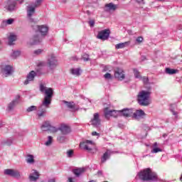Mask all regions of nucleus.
<instances>
[{
    "instance_id": "nucleus-1",
    "label": "nucleus",
    "mask_w": 182,
    "mask_h": 182,
    "mask_svg": "<svg viewBox=\"0 0 182 182\" xmlns=\"http://www.w3.org/2000/svg\"><path fill=\"white\" fill-rule=\"evenodd\" d=\"M40 92L44 93V98L43 100L41 106L38 107L40 113H38V117H43L46 114V109H49L52 103V97H53V89L51 87H47L43 84L40 85Z\"/></svg>"
},
{
    "instance_id": "nucleus-2",
    "label": "nucleus",
    "mask_w": 182,
    "mask_h": 182,
    "mask_svg": "<svg viewBox=\"0 0 182 182\" xmlns=\"http://www.w3.org/2000/svg\"><path fill=\"white\" fill-rule=\"evenodd\" d=\"M137 177L142 181H157V173L153 172L150 168L141 171L138 173Z\"/></svg>"
},
{
    "instance_id": "nucleus-3",
    "label": "nucleus",
    "mask_w": 182,
    "mask_h": 182,
    "mask_svg": "<svg viewBox=\"0 0 182 182\" xmlns=\"http://www.w3.org/2000/svg\"><path fill=\"white\" fill-rule=\"evenodd\" d=\"M150 95H151V92L142 90L139 92L137 100L138 103L141 106H149L151 102H150Z\"/></svg>"
},
{
    "instance_id": "nucleus-4",
    "label": "nucleus",
    "mask_w": 182,
    "mask_h": 182,
    "mask_svg": "<svg viewBox=\"0 0 182 182\" xmlns=\"http://www.w3.org/2000/svg\"><path fill=\"white\" fill-rule=\"evenodd\" d=\"M46 65L49 70H51L52 72L59 66V60H58V58H56L55 54H50L48 55Z\"/></svg>"
},
{
    "instance_id": "nucleus-5",
    "label": "nucleus",
    "mask_w": 182,
    "mask_h": 182,
    "mask_svg": "<svg viewBox=\"0 0 182 182\" xmlns=\"http://www.w3.org/2000/svg\"><path fill=\"white\" fill-rule=\"evenodd\" d=\"M4 8L6 12H14V11H16V1L15 0H7L4 2Z\"/></svg>"
},
{
    "instance_id": "nucleus-6",
    "label": "nucleus",
    "mask_w": 182,
    "mask_h": 182,
    "mask_svg": "<svg viewBox=\"0 0 182 182\" xmlns=\"http://www.w3.org/2000/svg\"><path fill=\"white\" fill-rule=\"evenodd\" d=\"M33 29L36 32L41 33V36L44 38L48 35V32L49 31V27L46 25H36L33 27Z\"/></svg>"
},
{
    "instance_id": "nucleus-7",
    "label": "nucleus",
    "mask_w": 182,
    "mask_h": 182,
    "mask_svg": "<svg viewBox=\"0 0 182 182\" xmlns=\"http://www.w3.org/2000/svg\"><path fill=\"white\" fill-rule=\"evenodd\" d=\"M1 72L5 77H9V76H12L14 75V72H15V68H14V66L12 65H6L2 68Z\"/></svg>"
},
{
    "instance_id": "nucleus-8",
    "label": "nucleus",
    "mask_w": 182,
    "mask_h": 182,
    "mask_svg": "<svg viewBox=\"0 0 182 182\" xmlns=\"http://www.w3.org/2000/svg\"><path fill=\"white\" fill-rule=\"evenodd\" d=\"M26 12H27V18H28L31 22H35V20L32 18V16L35 15V12L36 11V8L33 6L32 4H29L26 6Z\"/></svg>"
},
{
    "instance_id": "nucleus-9",
    "label": "nucleus",
    "mask_w": 182,
    "mask_h": 182,
    "mask_svg": "<svg viewBox=\"0 0 182 182\" xmlns=\"http://www.w3.org/2000/svg\"><path fill=\"white\" fill-rule=\"evenodd\" d=\"M20 96L17 95L14 100H13L11 102L7 105L6 111L7 112H14V109L16 105L19 104Z\"/></svg>"
},
{
    "instance_id": "nucleus-10",
    "label": "nucleus",
    "mask_w": 182,
    "mask_h": 182,
    "mask_svg": "<svg viewBox=\"0 0 182 182\" xmlns=\"http://www.w3.org/2000/svg\"><path fill=\"white\" fill-rule=\"evenodd\" d=\"M4 174L6 176H10V177H14V178H19L21 177V173L15 169H5Z\"/></svg>"
},
{
    "instance_id": "nucleus-11",
    "label": "nucleus",
    "mask_w": 182,
    "mask_h": 182,
    "mask_svg": "<svg viewBox=\"0 0 182 182\" xmlns=\"http://www.w3.org/2000/svg\"><path fill=\"white\" fill-rule=\"evenodd\" d=\"M109 36H110V30L105 29L100 31L97 38L101 39V41H106L109 39Z\"/></svg>"
},
{
    "instance_id": "nucleus-12",
    "label": "nucleus",
    "mask_w": 182,
    "mask_h": 182,
    "mask_svg": "<svg viewBox=\"0 0 182 182\" xmlns=\"http://www.w3.org/2000/svg\"><path fill=\"white\" fill-rule=\"evenodd\" d=\"M100 116L99 113H95L92 119H91L90 123L94 127H99L101 124Z\"/></svg>"
},
{
    "instance_id": "nucleus-13",
    "label": "nucleus",
    "mask_w": 182,
    "mask_h": 182,
    "mask_svg": "<svg viewBox=\"0 0 182 182\" xmlns=\"http://www.w3.org/2000/svg\"><path fill=\"white\" fill-rule=\"evenodd\" d=\"M114 77L118 80H124V77H126V75L124 74V70L122 68H117L114 70Z\"/></svg>"
},
{
    "instance_id": "nucleus-14",
    "label": "nucleus",
    "mask_w": 182,
    "mask_h": 182,
    "mask_svg": "<svg viewBox=\"0 0 182 182\" xmlns=\"http://www.w3.org/2000/svg\"><path fill=\"white\" fill-rule=\"evenodd\" d=\"M95 146V143L92 141L86 140L85 141L80 144V147H82L84 150H87V151H92V147Z\"/></svg>"
},
{
    "instance_id": "nucleus-15",
    "label": "nucleus",
    "mask_w": 182,
    "mask_h": 182,
    "mask_svg": "<svg viewBox=\"0 0 182 182\" xmlns=\"http://www.w3.org/2000/svg\"><path fill=\"white\" fill-rule=\"evenodd\" d=\"M146 116V113L143 109H136L134 112H132V119L135 120H140Z\"/></svg>"
},
{
    "instance_id": "nucleus-16",
    "label": "nucleus",
    "mask_w": 182,
    "mask_h": 182,
    "mask_svg": "<svg viewBox=\"0 0 182 182\" xmlns=\"http://www.w3.org/2000/svg\"><path fill=\"white\" fill-rule=\"evenodd\" d=\"M36 76V72L34 70L31 71L26 77V80L24 81V85H29L31 82L35 80V77Z\"/></svg>"
},
{
    "instance_id": "nucleus-17",
    "label": "nucleus",
    "mask_w": 182,
    "mask_h": 182,
    "mask_svg": "<svg viewBox=\"0 0 182 182\" xmlns=\"http://www.w3.org/2000/svg\"><path fill=\"white\" fill-rule=\"evenodd\" d=\"M59 132H60L61 134L63 136H66L70 133V127L65 124H61L59 127Z\"/></svg>"
},
{
    "instance_id": "nucleus-18",
    "label": "nucleus",
    "mask_w": 182,
    "mask_h": 182,
    "mask_svg": "<svg viewBox=\"0 0 182 182\" xmlns=\"http://www.w3.org/2000/svg\"><path fill=\"white\" fill-rule=\"evenodd\" d=\"M120 116H124V117H132L133 116V109L124 108L122 110H119Z\"/></svg>"
},
{
    "instance_id": "nucleus-19",
    "label": "nucleus",
    "mask_w": 182,
    "mask_h": 182,
    "mask_svg": "<svg viewBox=\"0 0 182 182\" xmlns=\"http://www.w3.org/2000/svg\"><path fill=\"white\" fill-rule=\"evenodd\" d=\"M116 9H117V4H114L113 3H109V4H105L104 11L105 12H110L112 11H116Z\"/></svg>"
},
{
    "instance_id": "nucleus-20",
    "label": "nucleus",
    "mask_w": 182,
    "mask_h": 182,
    "mask_svg": "<svg viewBox=\"0 0 182 182\" xmlns=\"http://www.w3.org/2000/svg\"><path fill=\"white\" fill-rule=\"evenodd\" d=\"M43 36L41 35H35L32 38V42L31 43V45H39L42 41H43Z\"/></svg>"
},
{
    "instance_id": "nucleus-21",
    "label": "nucleus",
    "mask_w": 182,
    "mask_h": 182,
    "mask_svg": "<svg viewBox=\"0 0 182 182\" xmlns=\"http://www.w3.org/2000/svg\"><path fill=\"white\" fill-rule=\"evenodd\" d=\"M15 22V18H9L7 20H3L0 24L1 29L6 28L7 25H13Z\"/></svg>"
},
{
    "instance_id": "nucleus-22",
    "label": "nucleus",
    "mask_w": 182,
    "mask_h": 182,
    "mask_svg": "<svg viewBox=\"0 0 182 182\" xmlns=\"http://www.w3.org/2000/svg\"><path fill=\"white\" fill-rule=\"evenodd\" d=\"M114 153V151L107 149L101 158V163H106V161L108 160V159H110V156H112V154Z\"/></svg>"
},
{
    "instance_id": "nucleus-23",
    "label": "nucleus",
    "mask_w": 182,
    "mask_h": 182,
    "mask_svg": "<svg viewBox=\"0 0 182 182\" xmlns=\"http://www.w3.org/2000/svg\"><path fill=\"white\" fill-rule=\"evenodd\" d=\"M17 39V36L15 33H10L9 36L8 37V40H9V46H12L14 45H15V43H14L15 42V41H16Z\"/></svg>"
},
{
    "instance_id": "nucleus-24",
    "label": "nucleus",
    "mask_w": 182,
    "mask_h": 182,
    "mask_svg": "<svg viewBox=\"0 0 182 182\" xmlns=\"http://www.w3.org/2000/svg\"><path fill=\"white\" fill-rule=\"evenodd\" d=\"M39 178V172L36 170H33V172L29 176L30 181H36Z\"/></svg>"
},
{
    "instance_id": "nucleus-25",
    "label": "nucleus",
    "mask_w": 182,
    "mask_h": 182,
    "mask_svg": "<svg viewBox=\"0 0 182 182\" xmlns=\"http://www.w3.org/2000/svg\"><path fill=\"white\" fill-rule=\"evenodd\" d=\"M51 126L52 124H50V122L46 121L43 122V124L41 125V130H43V132H49Z\"/></svg>"
},
{
    "instance_id": "nucleus-26",
    "label": "nucleus",
    "mask_w": 182,
    "mask_h": 182,
    "mask_svg": "<svg viewBox=\"0 0 182 182\" xmlns=\"http://www.w3.org/2000/svg\"><path fill=\"white\" fill-rule=\"evenodd\" d=\"M86 171V168H77L74 170H73V173L77 177H80L83 173Z\"/></svg>"
},
{
    "instance_id": "nucleus-27",
    "label": "nucleus",
    "mask_w": 182,
    "mask_h": 182,
    "mask_svg": "<svg viewBox=\"0 0 182 182\" xmlns=\"http://www.w3.org/2000/svg\"><path fill=\"white\" fill-rule=\"evenodd\" d=\"M26 161L28 164H35V156L32 154L26 155Z\"/></svg>"
},
{
    "instance_id": "nucleus-28",
    "label": "nucleus",
    "mask_w": 182,
    "mask_h": 182,
    "mask_svg": "<svg viewBox=\"0 0 182 182\" xmlns=\"http://www.w3.org/2000/svg\"><path fill=\"white\" fill-rule=\"evenodd\" d=\"M63 103H65V105H66V107L68 108V109H72V110H74L76 111V110H78L77 108L75 107V103L73 102H69L68 101H63Z\"/></svg>"
},
{
    "instance_id": "nucleus-29",
    "label": "nucleus",
    "mask_w": 182,
    "mask_h": 182,
    "mask_svg": "<svg viewBox=\"0 0 182 182\" xmlns=\"http://www.w3.org/2000/svg\"><path fill=\"white\" fill-rule=\"evenodd\" d=\"M130 45V41H126L124 43H120L115 46L116 49H123V48H126V46H129Z\"/></svg>"
},
{
    "instance_id": "nucleus-30",
    "label": "nucleus",
    "mask_w": 182,
    "mask_h": 182,
    "mask_svg": "<svg viewBox=\"0 0 182 182\" xmlns=\"http://www.w3.org/2000/svg\"><path fill=\"white\" fill-rule=\"evenodd\" d=\"M112 110L109 109V108H105L104 109V116L105 119H110L112 117Z\"/></svg>"
},
{
    "instance_id": "nucleus-31",
    "label": "nucleus",
    "mask_w": 182,
    "mask_h": 182,
    "mask_svg": "<svg viewBox=\"0 0 182 182\" xmlns=\"http://www.w3.org/2000/svg\"><path fill=\"white\" fill-rule=\"evenodd\" d=\"M165 72L167 75H176V73H177L178 70L175 69H171L170 68H166L165 69Z\"/></svg>"
},
{
    "instance_id": "nucleus-32",
    "label": "nucleus",
    "mask_w": 182,
    "mask_h": 182,
    "mask_svg": "<svg viewBox=\"0 0 182 182\" xmlns=\"http://www.w3.org/2000/svg\"><path fill=\"white\" fill-rule=\"evenodd\" d=\"M157 146H159V144H157V142H155L153 145V149L151 151V153H159L160 151H162L161 149L158 148Z\"/></svg>"
},
{
    "instance_id": "nucleus-33",
    "label": "nucleus",
    "mask_w": 182,
    "mask_h": 182,
    "mask_svg": "<svg viewBox=\"0 0 182 182\" xmlns=\"http://www.w3.org/2000/svg\"><path fill=\"white\" fill-rule=\"evenodd\" d=\"M14 143V138H9L1 141V144H6V146H11Z\"/></svg>"
},
{
    "instance_id": "nucleus-34",
    "label": "nucleus",
    "mask_w": 182,
    "mask_h": 182,
    "mask_svg": "<svg viewBox=\"0 0 182 182\" xmlns=\"http://www.w3.org/2000/svg\"><path fill=\"white\" fill-rule=\"evenodd\" d=\"M71 73L75 76H80V68H73L71 70Z\"/></svg>"
},
{
    "instance_id": "nucleus-35",
    "label": "nucleus",
    "mask_w": 182,
    "mask_h": 182,
    "mask_svg": "<svg viewBox=\"0 0 182 182\" xmlns=\"http://www.w3.org/2000/svg\"><path fill=\"white\" fill-rule=\"evenodd\" d=\"M134 75L136 79H141V75H140V72H139L138 69H133Z\"/></svg>"
},
{
    "instance_id": "nucleus-36",
    "label": "nucleus",
    "mask_w": 182,
    "mask_h": 182,
    "mask_svg": "<svg viewBox=\"0 0 182 182\" xmlns=\"http://www.w3.org/2000/svg\"><path fill=\"white\" fill-rule=\"evenodd\" d=\"M19 56H21V51L19 50L14 51L11 54V58L13 59H16L17 58H19Z\"/></svg>"
},
{
    "instance_id": "nucleus-37",
    "label": "nucleus",
    "mask_w": 182,
    "mask_h": 182,
    "mask_svg": "<svg viewBox=\"0 0 182 182\" xmlns=\"http://www.w3.org/2000/svg\"><path fill=\"white\" fill-rule=\"evenodd\" d=\"M42 2H43V0H36L34 3L31 4V5L36 8H38V6L42 5Z\"/></svg>"
},
{
    "instance_id": "nucleus-38",
    "label": "nucleus",
    "mask_w": 182,
    "mask_h": 182,
    "mask_svg": "<svg viewBox=\"0 0 182 182\" xmlns=\"http://www.w3.org/2000/svg\"><path fill=\"white\" fill-rule=\"evenodd\" d=\"M43 52H45L43 49L38 48L33 51V55H35L36 56H39V55H42Z\"/></svg>"
},
{
    "instance_id": "nucleus-39",
    "label": "nucleus",
    "mask_w": 182,
    "mask_h": 182,
    "mask_svg": "<svg viewBox=\"0 0 182 182\" xmlns=\"http://www.w3.org/2000/svg\"><path fill=\"white\" fill-rule=\"evenodd\" d=\"M57 140L59 141V143H65V141H66V137L65 135H60L57 138Z\"/></svg>"
},
{
    "instance_id": "nucleus-40",
    "label": "nucleus",
    "mask_w": 182,
    "mask_h": 182,
    "mask_svg": "<svg viewBox=\"0 0 182 182\" xmlns=\"http://www.w3.org/2000/svg\"><path fill=\"white\" fill-rule=\"evenodd\" d=\"M52 141H53V138L52 136H48V140L45 143L46 146H50V144H52Z\"/></svg>"
},
{
    "instance_id": "nucleus-41",
    "label": "nucleus",
    "mask_w": 182,
    "mask_h": 182,
    "mask_svg": "<svg viewBox=\"0 0 182 182\" xmlns=\"http://www.w3.org/2000/svg\"><path fill=\"white\" fill-rule=\"evenodd\" d=\"M81 59H82V60H84V62H89V60H90V58H89V55H88V54H86V53H84V54L82 55Z\"/></svg>"
},
{
    "instance_id": "nucleus-42",
    "label": "nucleus",
    "mask_w": 182,
    "mask_h": 182,
    "mask_svg": "<svg viewBox=\"0 0 182 182\" xmlns=\"http://www.w3.org/2000/svg\"><path fill=\"white\" fill-rule=\"evenodd\" d=\"M49 132H51V133H58L59 132V127H56L51 125Z\"/></svg>"
},
{
    "instance_id": "nucleus-43",
    "label": "nucleus",
    "mask_w": 182,
    "mask_h": 182,
    "mask_svg": "<svg viewBox=\"0 0 182 182\" xmlns=\"http://www.w3.org/2000/svg\"><path fill=\"white\" fill-rule=\"evenodd\" d=\"M37 109L38 108L36 107V106L32 105V106L29 107L28 108H27L26 112H27V113H29L31 112H33L35 110H37Z\"/></svg>"
},
{
    "instance_id": "nucleus-44",
    "label": "nucleus",
    "mask_w": 182,
    "mask_h": 182,
    "mask_svg": "<svg viewBox=\"0 0 182 182\" xmlns=\"http://www.w3.org/2000/svg\"><path fill=\"white\" fill-rule=\"evenodd\" d=\"M118 116H120V110H112V117H117Z\"/></svg>"
},
{
    "instance_id": "nucleus-45",
    "label": "nucleus",
    "mask_w": 182,
    "mask_h": 182,
    "mask_svg": "<svg viewBox=\"0 0 182 182\" xmlns=\"http://www.w3.org/2000/svg\"><path fill=\"white\" fill-rule=\"evenodd\" d=\"M141 80L143 81V83H144V85L149 84V77H143L141 78Z\"/></svg>"
},
{
    "instance_id": "nucleus-46",
    "label": "nucleus",
    "mask_w": 182,
    "mask_h": 182,
    "mask_svg": "<svg viewBox=\"0 0 182 182\" xmlns=\"http://www.w3.org/2000/svg\"><path fill=\"white\" fill-rule=\"evenodd\" d=\"M143 41H144V38H143V37H141V36H139V37H138V38L136 39V43H139V44L141 43V42H143Z\"/></svg>"
},
{
    "instance_id": "nucleus-47",
    "label": "nucleus",
    "mask_w": 182,
    "mask_h": 182,
    "mask_svg": "<svg viewBox=\"0 0 182 182\" xmlns=\"http://www.w3.org/2000/svg\"><path fill=\"white\" fill-rule=\"evenodd\" d=\"M105 79H112V75L109 73H107L105 75H104Z\"/></svg>"
},
{
    "instance_id": "nucleus-48",
    "label": "nucleus",
    "mask_w": 182,
    "mask_h": 182,
    "mask_svg": "<svg viewBox=\"0 0 182 182\" xmlns=\"http://www.w3.org/2000/svg\"><path fill=\"white\" fill-rule=\"evenodd\" d=\"M68 154V157H72V156H73V150H70L67 152Z\"/></svg>"
},
{
    "instance_id": "nucleus-49",
    "label": "nucleus",
    "mask_w": 182,
    "mask_h": 182,
    "mask_svg": "<svg viewBox=\"0 0 182 182\" xmlns=\"http://www.w3.org/2000/svg\"><path fill=\"white\" fill-rule=\"evenodd\" d=\"M89 24L91 26V28H93V26H95V20L90 21Z\"/></svg>"
},
{
    "instance_id": "nucleus-50",
    "label": "nucleus",
    "mask_w": 182,
    "mask_h": 182,
    "mask_svg": "<svg viewBox=\"0 0 182 182\" xmlns=\"http://www.w3.org/2000/svg\"><path fill=\"white\" fill-rule=\"evenodd\" d=\"M92 136H100V134L97 132H92Z\"/></svg>"
},
{
    "instance_id": "nucleus-51",
    "label": "nucleus",
    "mask_w": 182,
    "mask_h": 182,
    "mask_svg": "<svg viewBox=\"0 0 182 182\" xmlns=\"http://www.w3.org/2000/svg\"><path fill=\"white\" fill-rule=\"evenodd\" d=\"M16 3L17 2L18 4H22L23 3V0H15Z\"/></svg>"
},
{
    "instance_id": "nucleus-52",
    "label": "nucleus",
    "mask_w": 182,
    "mask_h": 182,
    "mask_svg": "<svg viewBox=\"0 0 182 182\" xmlns=\"http://www.w3.org/2000/svg\"><path fill=\"white\" fill-rule=\"evenodd\" d=\"M138 4H144V0H136Z\"/></svg>"
},
{
    "instance_id": "nucleus-53",
    "label": "nucleus",
    "mask_w": 182,
    "mask_h": 182,
    "mask_svg": "<svg viewBox=\"0 0 182 182\" xmlns=\"http://www.w3.org/2000/svg\"><path fill=\"white\" fill-rule=\"evenodd\" d=\"M43 65H45V63L41 62L39 63L38 66H43Z\"/></svg>"
},
{
    "instance_id": "nucleus-54",
    "label": "nucleus",
    "mask_w": 182,
    "mask_h": 182,
    "mask_svg": "<svg viewBox=\"0 0 182 182\" xmlns=\"http://www.w3.org/2000/svg\"><path fill=\"white\" fill-rule=\"evenodd\" d=\"M68 182H75V181H73V178H68Z\"/></svg>"
},
{
    "instance_id": "nucleus-55",
    "label": "nucleus",
    "mask_w": 182,
    "mask_h": 182,
    "mask_svg": "<svg viewBox=\"0 0 182 182\" xmlns=\"http://www.w3.org/2000/svg\"><path fill=\"white\" fill-rule=\"evenodd\" d=\"M97 174H98V176H102V171H98Z\"/></svg>"
},
{
    "instance_id": "nucleus-56",
    "label": "nucleus",
    "mask_w": 182,
    "mask_h": 182,
    "mask_svg": "<svg viewBox=\"0 0 182 182\" xmlns=\"http://www.w3.org/2000/svg\"><path fill=\"white\" fill-rule=\"evenodd\" d=\"M48 182H56V181H55V178H52L48 180Z\"/></svg>"
},
{
    "instance_id": "nucleus-57",
    "label": "nucleus",
    "mask_w": 182,
    "mask_h": 182,
    "mask_svg": "<svg viewBox=\"0 0 182 182\" xmlns=\"http://www.w3.org/2000/svg\"><path fill=\"white\" fill-rule=\"evenodd\" d=\"M172 113H173V116H177V112L172 111Z\"/></svg>"
},
{
    "instance_id": "nucleus-58",
    "label": "nucleus",
    "mask_w": 182,
    "mask_h": 182,
    "mask_svg": "<svg viewBox=\"0 0 182 182\" xmlns=\"http://www.w3.org/2000/svg\"><path fill=\"white\" fill-rule=\"evenodd\" d=\"M86 14H87V15H90V11H86Z\"/></svg>"
},
{
    "instance_id": "nucleus-59",
    "label": "nucleus",
    "mask_w": 182,
    "mask_h": 182,
    "mask_svg": "<svg viewBox=\"0 0 182 182\" xmlns=\"http://www.w3.org/2000/svg\"><path fill=\"white\" fill-rule=\"evenodd\" d=\"M166 136H167V134H164V137H166Z\"/></svg>"
},
{
    "instance_id": "nucleus-60",
    "label": "nucleus",
    "mask_w": 182,
    "mask_h": 182,
    "mask_svg": "<svg viewBox=\"0 0 182 182\" xmlns=\"http://www.w3.org/2000/svg\"><path fill=\"white\" fill-rule=\"evenodd\" d=\"M2 43V41H0V45Z\"/></svg>"
}]
</instances>
